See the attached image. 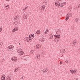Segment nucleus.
Returning <instances> with one entry per match:
<instances>
[{
	"mask_svg": "<svg viewBox=\"0 0 80 80\" xmlns=\"http://www.w3.org/2000/svg\"><path fill=\"white\" fill-rule=\"evenodd\" d=\"M22 49L21 48L19 49L18 51V53H20V55H23V52L22 51Z\"/></svg>",
	"mask_w": 80,
	"mask_h": 80,
	"instance_id": "nucleus-1",
	"label": "nucleus"
},
{
	"mask_svg": "<svg viewBox=\"0 0 80 80\" xmlns=\"http://www.w3.org/2000/svg\"><path fill=\"white\" fill-rule=\"evenodd\" d=\"M13 48V45H10L7 48V50H12Z\"/></svg>",
	"mask_w": 80,
	"mask_h": 80,
	"instance_id": "nucleus-2",
	"label": "nucleus"
},
{
	"mask_svg": "<svg viewBox=\"0 0 80 80\" xmlns=\"http://www.w3.org/2000/svg\"><path fill=\"white\" fill-rule=\"evenodd\" d=\"M12 79V77L10 76H8L6 78V79H4V80H11Z\"/></svg>",
	"mask_w": 80,
	"mask_h": 80,
	"instance_id": "nucleus-3",
	"label": "nucleus"
},
{
	"mask_svg": "<svg viewBox=\"0 0 80 80\" xmlns=\"http://www.w3.org/2000/svg\"><path fill=\"white\" fill-rule=\"evenodd\" d=\"M48 71V69H47V68H45L44 69H43L42 71L43 72L44 74V73H46Z\"/></svg>",
	"mask_w": 80,
	"mask_h": 80,
	"instance_id": "nucleus-4",
	"label": "nucleus"
},
{
	"mask_svg": "<svg viewBox=\"0 0 80 80\" xmlns=\"http://www.w3.org/2000/svg\"><path fill=\"white\" fill-rule=\"evenodd\" d=\"M34 37V34H32L31 35H29V38H30L31 39H33Z\"/></svg>",
	"mask_w": 80,
	"mask_h": 80,
	"instance_id": "nucleus-5",
	"label": "nucleus"
},
{
	"mask_svg": "<svg viewBox=\"0 0 80 80\" xmlns=\"http://www.w3.org/2000/svg\"><path fill=\"white\" fill-rule=\"evenodd\" d=\"M45 8V6L43 5L41 7L40 10H41V11H42V10H43Z\"/></svg>",
	"mask_w": 80,
	"mask_h": 80,
	"instance_id": "nucleus-6",
	"label": "nucleus"
},
{
	"mask_svg": "<svg viewBox=\"0 0 80 80\" xmlns=\"http://www.w3.org/2000/svg\"><path fill=\"white\" fill-rule=\"evenodd\" d=\"M36 48L37 49H39V48H41V46L40 44H38L36 45Z\"/></svg>",
	"mask_w": 80,
	"mask_h": 80,
	"instance_id": "nucleus-7",
	"label": "nucleus"
},
{
	"mask_svg": "<svg viewBox=\"0 0 80 80\" xmlns=\"http://www.w3.org/2000/svg\"><path fill=\"white\" fill-rule=\"evenodd\" d=\"M18 18H19V16L18 15L14 18V20H18Z\"/></svg>",
	"mask_w": 80,
	"mask_h": 80,
	"instance_id": "nucleus-8",
	"label": "nucleus"
},
{
	"mask_svg": "<svg viewBox=\"0 0 80 80\" xmlns=\"http://www.w3.org/2000/svg\"><path fill=\"white\" fill-rule=\"evenodd\" d=\"M39 58H40V55L38 54H37L36 57V59H38L39 60Z\"/></svg>",
	"mask_w": 80,
	"mask_h": 80,
	"instance_id": "nucleus-9",
	"label": "nucleus"
},
{
	"mask_svg": "<svg viewBox=\"0 0 80 80\" xmlns=\"http://www.w3.org/2000/svg\"><path fill=\"white\" fill-rule=\"evenodd\" d=\"M65 5H66V2H65L60 4V6L61 7H63V6Z\"/></svg>",
	"mask_w": 80,
	"mask_h": 80,
	"instance_id": "nucleus-10",
	"label": "nucleus"
},
{
	"mask_svg": "<svg viewBox=\"0 0 80 80\" xmlns=\"http://www.w3.org/2000/svg\"><path fill=\"white\" fill-rule=\"evenodd\" d=\"M27 15H24L23 16V20H27Z\"/></svg>",
	"mask_w": 80,
	"mask_h": 80,
	"instance_id": "nucleus-11",
	"label": "nucleus"
},
{
	"mask_svg": "<svg viewBox=\"0 0 80 80\" xmlns=\"http://www.w3.org/2000/svg\"><path fill=\"white\" fill-rule=\"evenodd\" d=\"M55 5H56L57 7H59V6H60V3H59L58 2H56V3H55Z\"/></svg>",
	"mask_w": 80,
	"mask_h": 80,
	"instance_id": "nucleus-12",
	"label": "nucleus"
},
{
	"mask_svg": "<svg viewBox=\"0 0 80 80\" xmlns=\"http://www.w3.org/2000/svg\"><path fill=\"white\" fill-rule=\"evenodd\" d=\"M18 30V28L16 27L14 28V29L13 30V32H16V30Z\"/></svg>",
	"mask_w": 80,
	"mask_h": 80,
	"instance_id": "nucleus-13",
	"label": "nucleus"
},
{
	"mask_svg": "<svg viewBox=\"0 0 80 80\" xmlns=\"http://www.w3.org/2000/svg\"><path fill=\"white\" fill-rule=\"evenodd\" d=\"M55 37H56V38H60V36L59 35H54Z\"/></svg>",
	"mask_w": 80,
	"mask_h": 80,
	"instance_id": "nucleus-14",
	"label": "nucleus"
},
{
	"mask_svg": "<svg viewBox=\"0 0 80 80\" xmlns=\"http://www.w3.org/2000/svg\"><path fill=\"white\" fill-rule=\"evenodd\" d=\"M26 38V40H27V42H30V40H31V39H32L31 38Z\"/></svg>",
	"mask_w": 80,
	"mask_h": 80,
	"instance_id": "nucleus-15",
	"label": "nucleus"
},
{
	"mask_svg": "<svg viewBox=\"0 0 80 80\" xmlns=\"http://www.w3.org/2000/svg\"><path fill=\"white\" fill-rule=\"evenodd\" d=\"M68 14L67 15V16L66 17V18L65 19L66 21H67V20H68L69 19V17H68Z\"/></svg>",
	"mask_w": 80,
	"mask_h": 80,
	"instance_id": "nucleus-16",
	"label": "nucleus"
},
{
	"mask_svg": "<svg viewBox=\"0 0 80 80\" xmlns=\"http://www.w3.org/2000/svg\"><path fill=\"white\" fill-rule=\"evenodd\" d=\"M60 51L61 52H63V53H65V49H62Z\"/></svg>",
	"mask_w": 80,
	"mask_h": 80,
	"instance_id": "nucleus-17",
	"label": "nucleus"
},
{
	"mask_svg": "<svg viewBox=\"0 0 80 80\" xmlns=\"http://www.w3.org/2000/svg\"><path fill=\"white\" fill-rule=\"evenodd\" d=\"M73 42H74V43H75L77 44V39H75L73 41Z\"/></svg>",
	"mask_w": 80,
	"mask_h": 80,
	"instance_id": "nucleus-18",
	"label": "nucleus"
},
{
	"mask_svg": "<svg viewBox=\"0 0 80 80\" xmlns=\"http://www.w3.org/2000/svg\"><path fill=\"white\" fill-rule=\"evenodd\" d=\"M34 51H35V50H32L31 51V54L32 55H33V53H34Z\"/></svg>",
	"mask_w": 80,
	"mask_h": 80,
	"instance_id": "nucleus-19",
	"label": "nucleus"
},
{
	"mask_svg": "<svg viewBox=\"0 0 80 80\" xmlns=\"http://www.w3.org/2000/svg\"><path fill=\"white\" fill-rule=\"evenodd\" d=\"M36 33L37 34H39V33H40V30H38L36 32Z\"/></svg>",
	"mask_w": 80,
	"mask_h": 80,
	"instance_id": "nucleus-20",
	"label": "nucleus"
},
{
	"mask_svg": "<svg viewBox=\"0 0 80 80\" xmlns=\"http://www.w3.org/2000/svg\"><path fill=\"white\" fill-rule=\"evenodd\" d=\"M28 8V7H27L25 8L24 9H23V11H25V10H27V9Z\"/></svg>",
	"mask_w": 80,
	"mask_h": 80,
	"instance_id": "nucleus-21",
	"label": "nucleus"
},
{
	"mask_svg": "<svg viewBox=\"0 0 80 80\" xmlns=\"http://www.w3.org/2000/svg\"><path fill=\"white\" fill-rule=\"evenodd\" d=\"M40 40L41 41V42H42V41H44V40H45V39H44V38H41Z\"/></svg>",
	"mask_w": 80,
	"mask_h": 80,
	"instance_id": "nucleus-22",
	"label": "nucleus"
},
{
	"mask_svg": "<svg viewBox=\"0 0 80 80\" xmlns=\"http://www.w3.org/2000/svg\"><path fill=\"white\" fill-rule=\"evenodd\" d=\"M8 7H9V5H7L5 7V8L6 9H8Z\"/></svg>",
	"mask_w": 80,
	"mask_h": 80,
	"instance_id": "nucleus-23",
	"label": "nucleus"
},
{
	"mask_svg": "<svg viewBox=\"0 0 80 80\" xmlns=\"http://www.w3.org/2000/svg\"><path fill=\"white\" fill-rule=\"evenodd\" d=\"M17 59L16 58H15L14 60L13 61V62L15 63L16 62V61H17Z\"/></svg>",
	"mask_w": 80,
	"mask_h": 80,
	"instance_id": "nucleus-24",
	"label": "nucleus"
},
{
	"mask_svg": "<svg viewBox=\"0 0 80 80\" xmlns=\"http://www.w3.org/2000/svg\"><path fill=\"white\" fill-rule=\"evenodd\" d=\"M70 71H71V72L72 73H75V72H74V71H73V70H71Z\"/></svg>",
	"mask_w": 80,
	"mask_h": 80,
	"instance_id": "nucleus-25",
	"label": "nucleus"
},
{
	"mask_svg": "<svg viewBox=\"0 0 80 80\" xmlns=\"http://www.w3.org/2000/svg\"><path fill=\"white\" fill-rule=\"evenodd\" d=\"M5 77H4L3 76H2V77L1 78V79H2V78H3V80H5Z\"/></svg>",
	"mask_w": 80,
	"mask_h": 80,
	"instance_id": "nucleus-26",
	"label": "nucleus"
},
{
	"mask_svg": "<svg viewBox=\"0 0 80 80\" xmlns=\"http://www.w3.org/2000/svg\"><path fill=\"white\" fill-rule=\"evenodd\" d=\"M48 30H46L45 32V34H47V33H48Z\"/></svg>",
	"mask_w": 80,
	"mask_h": 80,
	"instance_id": "nucleus-27",
	"label": "nucleus"
},
{
	"mask_svg": "<svg viewBox=\"0 0 80 80\" xmlns=\"http://www.w3.org/2000/svg\"><path fill=\"white\" fill-rule=\"evenodd\" d=\"M68 14V17H72V14Z\"/></svg>",
	"mask_w": 80,
	"mask_h": 80,
	"instance_id": "nucleus-28",
	"label": "nucleus"
},
{
	"mask_svg": "<svg viewBox=\"0 0 80 80\" xmlns=\"http://www.w3.org/2000/svg\"><path fill=\"white\" fill-rule=\"evenodd\" d=\"M44 52H42V53H41V55H42V56H43L44 55V54H45Z\"/></svg>",
	"mask_w": 80,
	"mask_h": 80,
	"instance_id": "nucleus-29",
	"label": "nucleus"
},
{
	"mask_svg": "<svg viewBox=\"0 0 80 80\" xmlns=\"http://www.w3.org/2000/svg\"><path fill=\"white\" fill-rule=\"evenodd\" d=\"M16 58H11V60H12V61H14L15 60V59Z\"/></svg>",
	"mask_w": 80,
	"mask_h": 80,
	"instance_id": "nucleus-30",
	"label": "nucleus"
},
{
	"mask_svg": "<svg viewBox=\"0 0 80 80\" xmlns=\"http://www.w3.org/2000/svg\"><path fill=\"white\" fill-rule=\"evenodd\" d=\"M78 18H77L75 19V21L76 22H78Z\"/></svg>",
	"mask_w": 80,
	"mask_h": 80,
	"instance_id": "nucleus-31",
	"label": "nucleus"
},
{
	"mask_svg": "<svg viewBox=\"0 0 80 80\" xmlns=\"http://www.w3.org/2000/svg\"><path fill=\"white\" fill-rule=\"evenodd\" d=\"M2 27H0V32H1V31H2Z\"/></svg>",
	"mask_w": 80,
	"mask_h": 80,
	"instance_id": "nucleus-32",
	"label": "nucleus"
},
{
	"mask_svg": "<svg viewBox=\"0 0 80 80\" xmlns=\"http://www.w3.org/2000/svg\"><path fill=\"white\" fill-rule=\"evenodd\" d=\"M17 71H18V70L17 69H15V72H17Z\"/></svg>",
	"mask_w": 80,
	"mask_h": 80,
	"instance_id": "nucleus-33",
	"label": "nucleus"
},
{
	"mask_svg": "<svg viewBox=\"0 0 80 80\" xmlns=\"http://www.w3.org/2000/svg\"><path fill=\"white\" fill-rule=\"evenodd\" d=\"M60 63L61 65H62V62H60Z\"/></svg>",
	"mask_w": 80,
	"mask_h": 80,
	"instance_id": "nucleus-34",
	"label": "nucleus"
},
{
	"mask_svg": "<svg viewBox=\"0 0 80 80\" xmlns=\"http://www.w3.org/2000/svg\"><path fill=\"white\" fill-rule=\"evenodd\" d=\"M51 37H52L51 38H53V35H51Z\"/></svg>",
	"mask_w": 80,
	"mask_h": 80,
	"instance_id": "nucleus-35",
	"label": "nucleus"
},
{
	"mask_svg": "<svg viewBox=\"0 0 80 80\" xmlns=\"http://www.w3.org/2000/svg\"><path fill=\"white\" fill-rule=\"evenodd\" d=\"M75 42H73L72 44V45H74V44H75Z\"/></svg>",
	"mask_w": 80,
	"mask_h": 80,
	"instance_id": "nucleus-36",
	"label": "nucleus"
},
{
	"mask_svg": "<svg viewBox=\"0 0 80 80\" xmlns=\"http://www.w3.org/2000/svg\"><path fill=\"white\" fill-rule=\"evenodd\" d=\"M66 63H68V61L67 60L66 61Z\"/></svg>",
	"mask_w": 80,
	"mask_h": 80,
	"instance_id": "nucleus-37",
	"label": "nucleus"
},
{
	"mask_svg": "<svg viewBox=\"0 0 80 80\" xmlns=\"http://www.w3.org/2000/svg\"><path fill=\"white\" fill-rule=\"evenodd\" d=\"M79 7H80V4H79V6H78V8H79Z\"/></svg>",
	"mask_w": 80,
	"mask_h": 80,
	"instance_id": "nucleus-38",
	"label": "nucleus"
},
{
	"mask_svg": "<svg viewBox=\"0 0 80 80\" xmlns=\"http://www.w3.org/2000/svg\"><path fill=\"white\" fill-rule=\"evenodd\" d=\"M6 1H8V2H9V1H10V0H6Z\"/></svg>",
	"mask_w": 80,
	"mask_h": 80,
	"instance_id": "nucleus-39",
	"label": "nucleus"
},
{
	"mask_svg": "<svg viewBox=\"0 0 80 80\" xmlns=\"http://www.w3.org/2000/svg\"><path fill=\"white\" fill-rule=\"evenodd\" d=\"M18 70H19V69H18V68H17V70H18Z\"/></svg>",
	"mask_w": 80,
	"mask_h": 80,
	"instance_id": "nucleus-40",
	"label": "nucleus"
},
{
	"mask_svg": "<svg viewBox=\"0 0 80 80\" xmlns=\"http://www.w3.org/2000/svg\"><path fill=\"white\" fill-rule=\"evenodd\" d=\"M22 78V79H23V77H22V78Z\"/></svg>",
	"mask_w": 80,
	"mask_h": 80,
	"instance_id": "nucleus-41",
	"label": "nucleus"
},
{
	"mask_svg": "<svg viewBox=\"0 0 80 80\" xmlns=\"http://www.w3.org/2000/svg\"><path fill=\"white\" fill-rule=\"evenodd\" d=\"M57 40V39H55V40Z\"/></svg>",
	"mask_w": 80,
	"mask_h": 80,
	"instance_id": "nucleus-42",
	"label": "nucleus"
},
{
	"mask_svg": "<svg viewBox=\"0 0 80 80\" xmlns=\"http://www.w3.org/2000/svg\"><path fill=\"white\" fill-rule=\"evenodd\" d=\"M74 72V73H75V72H76V71H75Z\"/></svg>",
	"mask_w": 80,
	"mask_h": 80,
	"instance_id": "nucleus-43",
	"label": "nucleus"
},
{
	"mask_svg": "<svg viewBox=\"0 0 80 80\" xmlns=\"http://www.w3.org/2000/svg\"><path fill=\"white\" fill-rule=\"evenodd\" d=\"M57 42H58V40H57Z\"/></svg>",
	"mask_w": 80,
	"mask_h": 80,
	"instance_id": "nucleus-44",
	"label": "nucleus"
},
{
	"mask_svg": "<svg viewBox=\"0 0 80 80\" xmlns=\"http://www.w3.org/2000/svg\"><path fill=\"white\" fill-rule=\"evenodd\" d=\"M56 33L57 34V32H56Z\"/></svg>",
	"mask_w": 80,
	"mask_h": 80,
	"instance_id": "nucleus-45",
	"label": "nucleus"
}]
</instances>
